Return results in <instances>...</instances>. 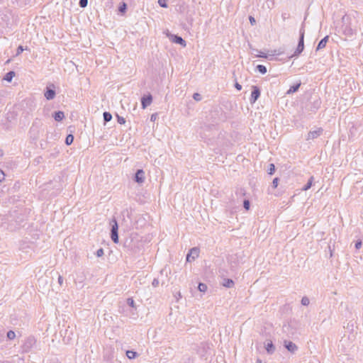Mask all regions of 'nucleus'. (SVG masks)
Here are the masks:
<instances>
[{
    "instance_id": "1",
    "label": "nucleus",
    "mask_w": 363,
    "mask_h": 363,
    "mask_svg": "<svg viewBox=\"0 0 363 363\" xmlns=\"http://www.w3.org/2000/svg\"><path fill=\"white\" fill-rule=\"evenodd\" d=\"M304 34H305V30H304L303 28H301L300 30L299 42H298V46L296 48V50L294 52V54L292 55V57L297 56L303 52V50L304 49Z\"/></svg>"
},
{
    "instance_id": "2",
    "label": "nucleus",
    "mask_w": 363,
    "mask_h": 363,
    "mask_svg": "<svg viewBox=\"0 0 363 363\" xmlns=\"http://www.w3.org/2000/svg\"><path fill=\"white\" fill-rule=\"evenodd\" d=\"M111 239L115 243L118 242V225L116 219L111 220Z\"/></svg>"
},
{
    "instance_id": "3",
    "label": "nucleus",
    "mask_w": 363,
    "mask_h": 363,
    "mask_svg": "<svg viewBox=\"0 0 363 363\" xmlns=\"http://www.w3.org/2000/svg\"><path fill=\"white\" fill-rule=\"evenodd\" d=\"M55 86L52 84L50 86H47L46 90L44 92L45 99L47 100H52L55 97Z\"/></svg>"
},
{
    "instance_id": "4",
    "label": "nucleus",
    "mask_w": 363,
    "mask_h": 363,
    "mask_svg": "<svg viewBox=\"0 0 363 363\" xmlns=\"http://www.w3.org/2000/svg\"><path fill=\"white\" fill-rule=\"evenodd\" d=\"M168 37L172 43L179 44L184 48L186 47V41L182 37L172 34L168 35Z\"/></svg>"
},
{
    "instance_id": "5",
    "label": "nucleus",
    "mask_w": 363,
    "mask_h": 363,
    "mask_svg": "<svg viewBox=\"0 0 363 363\" xmlns=\"http://www.w3.org/2000/svg\"><path fill=\"white\" fill-rule=\"evenodd\" d=\"M152 102V97L151 94H147L146 96H144L141 99V105L142 108L143 109L146 108L147 106H149Z\"/></svg>"
},
{
    "instance_id": "6",
    "label": "nucleus",
    "mask_w": 363,
    "mask_h": 363,
    "mask_svg": "<svg viewBox=\"0 0 363 363\" xmlns=\"http://www.w3.org/2000/svg\"><path fill=\"white\" fill-rule=\"evenodd\" d=\"M199 255V250L198 248H193L190 250L186 256V260L191 262L194 260Z\"/></svg>"
},
{
    "instance_id": "7",
    "label": "nucleus",
    "mask_w": 363,
    "mask_h": 363,
    "mask_svg": "<svg viewBox=\"0 0 363 363\" xmlns=\"http://www.w3.org/2000/svg\"><path fill=\"white\" fill-rule=\"evenodd\" d=\"M135 181L138 184H143L145 182V172L143 169H138L136 172Z\"/></svg>"
},
{
    "instance_id": "8",
    "label": "nucleus",
    "mask_w": 363,
    "mask_h": 363,
    "mask_svg": "<svg viewBox=\"0 0 363 363\" xmlns=\"http://www.w3.org/2000/svg\"><path fill=\"white\" fill-rule=\"evenodd\" d=\"M323 130L321 128H318L314 130H311L308 133L307 140H313L317 138L322 133Z\"/></svg>"
},
{
    "instance_id": "9",
    "label": "nucleus",
    "mask_w": 363,
    "mask_h": 363,
    "mask_svg": "<svg viewBox=\"0 0 363 363\" xmlns=\"http://www.w3.org/2000/svg\"><path fill=\"white\" fill-rule=\"evenodd\" d=\"M252 89H253V90L252 91L251 97L250 99L251 104H254L257 100V99L259 97V95H260V91H259V89H258V87L253 86Z\"/></svg>"
},
{
    "instance_id": "10",
    "label": "nucleus",
    "mask_w": 363,
    "mask_h": 363,
    "mask_svg": "<svg viewBox=\"0 0 363 363\" xmlns=\"http://www.w3.org/2000/svg\"><path fill=\"white\" fill-rule=\"evenodd\" d=\"M329 37L327 35L324 38H323L318 43L316 50H321L324 48L326 45L327 42L328 41Z\"/></svg>"
},
{
    "instance_id": "11",
    "label": "nucleus",
    "mask_w": 363,
    "mask_h": 363,
    "mask_svg": "<svg viewBox=\"0 0 363 363\" xmlns=\"http://www.w3.org/2000/svg\"><path fill=\"white\" fill-rule=\"evenodd\" d=\"M65 118L64 112L57 111L54 113V118L56 121H61Z\"/></svg>"
},
{
    "instance_id": "12",
    "label": "nucleus",
    "mask_w": 363,
    "mask_h": 363,
    "mask_svg": "<svg viewBox=\"0 0 363 363\" xmlns=\"http://www.w3.org/2000/svg\"><path fill=\"white\" fill-rule=\"evenodd\" d=\"M285 346L291 352H294L297 349L296 345L291 342H286Z\"/></svg>"
},
{
    "instance_id": "13",
    "label": "nucleus",
    "mask_w": 363,
    "mask_h": 363,
    "mask_svg": "<svg viewBox=\"0 0 363 363\" xmlns=\"http://www.w3.org/2000/svg\"><path fill=\"white\" fill-rule=\"evenodd\" d=\"M300 85H301V84L298 83V84H295L294 86H291L290 87V89L287 91L286 94H293V93L297 91L298 88L300 87Z\"/></svg>"
},
{
    "instance_id": "14",
    "label": "nucleus",
    "mask_w": 363,
    "mask_h": 363,
    "mask_svg": "<svg viewBox=\"0 0 363 363\" xmlns=\"http://www.w3.org/2000/svg\"><path fill=\"white\" fill-rule=\"evenodd\" d=\"M14 76H15L14 72L11 71V72L6 73V74L5 75L4 79V80L10 82H11V80Z\"/></svg>"
},
{
    "instance_id": "15",
    "label": "nucleus",
    "mask_w": 363,
    "mask_h": 363,
    "mask_svg": "<svg viewBox=\"0 0 363 363\" xmlns=\"http://www.w3.org/2000/svg\"><path fill=\"white\" fill-rule=\"evenodd\" d=\"M313 177H311L309 179V180H308V183H307V184H306L303 187V189H303V191H307V190H308V189L311 187V186H312V184H313Z\"/></svg>"
},
{
    "instance_id": "16",
    "label": "nucleus",
    "mask_w": 363,
    "mask_h": 363,
    "mask_svg": "<svg viewBox=\"0 0 363 363\" xmlns=\"http://www.w3.org/2000/svg\"><path fill=\"white\" fill-rule=\"evenodd\" d=\"M73 140H74V137L72 135L69 134L68 135L67 137H66V139H65V143L67 145H71L72 143H73Z\"/></svg>"
},
{
    "instance_id": "17",
    "label": "nucleus",
    "mask_w": 363,
    "mask_h": 363,
    "mask_svg": "<svg viewBox=\"0 0 363 363\" xmlns=\"http://www.w3.org/2000/svg\"><path fill=\"white\" fill-rule=\"evenodd\" d=\"M103 116H104V119L105 122H108L112 119V116L108 112H104Z\"/></svg>"
},
{
    "instance_id": "18",
    "label": "nucleus",
    "mask_w": 363,
    "mask_h": 363,
    "mask_svg": "<svg viewBox=\"0 0 363 363\" xmlns=\"http://www.w3.org/2000/svg\"><path fill=\"white\" fill-rule=\"evenodd\" d=\"M234 283L233 281V280L231 279H226L225 280L224 283H223V286H225V287H232L233 286Z\"/></svg>"
},
{
    "instance_id": "19",
    "label": "nucleus",
    "mask_w": 363,
    "mask_h": 363,
    "mask_svg": "<svg viewBox=\"0 0 363 363\" xmlns=\"http://www.w3.org/2000/svg\"><path fill=\"white\" fill-rule=\"evenodd\" d=\"M257 69L262 74H265L267 72V68L264 65H257Z\"/></svg>"
},
{
    "instance_id": "20",
    "label": "nucleus",
    "mask_w": 363,
    "mask_h": 363,
    "mask_svg": "<svg viewBox=\"0 0 363 363\" xmlns=\"http://www.w3.org/2000/svg\"><path fill=\"white\" fill-rule=\"evenodd\" d=\"M198 289L201 292H205L207 290V286L204 284L200 283L199 284Z\"/></svg>"
},
{
    "instance_id": "21",
    "label": "nucleus",
    "mask_w": 363,
    "mask_h": 363,
    "mask_svg": "<svg viewBox=\"0 0 363 363\" xmlns=\"http://www.w3.org/2000/svg\"><path fill=\"white\" fill-rule=\"evenodd\" d=\"M126 355L129 359H133L135 357L136 353L133 351H127Z\"/></svg>"
},
{
    "instance_id": "22",
    "label": "nucleus",
    "mask_w": 363,
    "mask_h": 363,
    "mask_svg": "<svg viewBox=\"0 0 363 363\" xmlns=\"http://www.w3.org/2000/svg\"><path fill=\"white\" fill-rule=\"evenodd\" d=\"M275 171V166L274 164H270L269 167L268 169V173L269 174H273Z\"/></svg>"
},
{
    "instance_id": "23",
    "label": "nucleus",
    "mask_w": 363,
    "mask_h": 363,
    "mask_svg": "<svg viewBox=\"0 0 363 363\" xmlns=\"http://www.w3.org/2000/svg\"><path fill=\"white\" fill-rule=\"evenodd\" d=\"M79 4L82 8H85L88 4V0H79Z\"/></svg>"
},
{
    "instance_id": "24",
    "label": "nucleus",
    "mask_w": 363,
    "mask_h": 363,
    "mask_svg": "<svg viewBox=\"0 0 363 363\" xmlns=\"http://www.w3.org/2000/svg\"><path fill=\"white\" fill-rule=\"evenodd\" d=\"M158 4L161 7L167 8V0H158Z\"/></svg>"
},
{
    "instance_id": "25",
    "label": "nucleus",
    "mask_w": 363,
    "mask_h": 363,
    "mask_svg": "<svg viewBox=\"0 0 363 363\" xmlns=\"http://www.w3.org/2000/svg\"><path fill=\"white\" fill-rule=\"evenodd\" d=\"M354 32L352 28H348L345 30V34L347 36H352L353 35Z\"/></svg>"
},
{
    "instance_id": "26",
    "label": "nucleus",
    "mask_w": 363,
    "mask_h": 363,
    "mask_svg": "<svg viewBox=\"0 0 363 363\" xmlns=\"http://www.w3.org/2000/svg\"><path fill=\"white\" fill-rule=\"evenodd\" d=\"M7 337L11 340L14 339V337H16L15 333L11 330L9 331L7 333Z\"/></svg>"
},
{
    "instance_id": "27",
    "label": "nucleus",
    "mask_w": 363,
    "mask_h": 363,
    "mask_svg": "<svg viewBox=\"0 0 363 363\" xmlns=\"http://www.w3.org/2000/svg\"><path fill=\"white\" fill-rule=\"evenodd\" d=\"M301 303L304 306H307L309 303V299L307 297H303L301 300Z\"/></svg>"
},
{
    "instance_id": "28",
    "label": "nucleus",
    "mask_w": 363,
    "mask_h": 363,
    "mask_svg": "<svg viewBox=\"0 0 363 363\" xmlns=\"http://www.w3.org/2000/svg\"><path fill=\"white\" fill-rule=\"evenodd\" d=\"M126 10V4L123 3V4L119 7V11L122 13H124Z\"/></svg>"
},
{
    "instance_id": "29",
    "label": "nucleus",
    "mask_w": 363,
    "mask_h": 363,
    "mask_svg": "<svg viewBox=\"0 0 363 363\" xmlns=\"http://www.w3.org/2000/svg\"><path fill=\"white\" fill-rule=\"evenodd\" d=\"M157 113H152L150 116V121L152 122H155L157 120Z\"/></svg>"
},
{
    "instance_id": "30",
    "label": "nucleus",
    "mask_w": 363,
    "mask_h": 363,
    "mask_svg": "<svg viewBox=\"0 0 363 363\" xmlns=\"http://www.w3.org/2000/svg\"><path fill=\"white\" fill-rule=\"evenodd\" d=\"M193 98H194V100H196V101H200V100H201V96H200V94H198V93H195V94H194V95H193Z\"/></svg>"
},
{
    "instance_id": "31",
    "label": "nucleus",
    "mask_w": 363,
    "mask_h": 363,
    "mask_svg": "<svg viewBox=\"0 0 363 363\" xmlns=\"http://www.w3.org/2000/svg\"><path fill=\"white\" fill-rule=\"evenodd\" d=\"M278 182H279V179L278 178H274L273 179V182H272V186L274 188H277V186H278Z\"/></svg>"
},
{
    "instance_id": "32",
    "label": "nucleus",
    "mask_w": 363,
    "mask_h": 363,
    "mask_svg": "<svg viewBox=\"0 0 363 363\" xmlns=\"http://www.w3.org/2000/svg\"><path fill=\"white\" fill-rule=\"evenodd\" d=\"M5 179V174L2 170H0V182H3Z\"/></svg>"
},
{
    "instance_id": "33",
    "label": "nucleus",
    "mask_w": 363,
    "mask_h": 363,
    "mask_svg": "<svg viewBox=\"0 0 363 363\" xmlns=\"http://www.w3.org/2000/svg\"><path fill=\"white\" fill-rule=\"evenodd\" d=\"M23 50H24V48H23V46L20 45L17 49L16 55H20Z\"/></svg>"
},
{
    "instance_id": "34",
    "label": "nucleus",
    "mask_w": 363,
    "mask_h": 363,
    "mask_svg": "<svg viewBox=\"0 0 363 363\" xmlns=\"http://www.w3.org/2000/svg\"><path fill=\"white\" fill-rule=\"evenodd\" d=\"M118 122L120 123V124H124L125 123V120L124 118L123 117H118Z\"/></svg>"
},
{
    "instance_id": "35",
    "label": "nucleus",
    "mask_w": 363,
    "mask_h": 363,
    "mask_svg": "<svg viewBox=\"0 0 363 363\" xmlns=\"http://www.w3.org/2000/svg\"><path fill=\"white\" fill-rule=\"evenodd\" d=\"M272 347H273L272 343V342L268 343L267 345V350L268 352H269L272 350Z\"/></svg>"
},
{
    "instance_id": "36",
    "label": "nucleus",
    "mask_w": 363,
    "mask_h": 363,
    "mask_svg": "<svg viewBox=\"0 0 363 363\" xmlns=\"http://www.w3.org/2000/svg\"><path fill=\"white\" fill-rule=\"evenodd\" d=\"M249 20H250V23L252 25H254L255 23V22H256L255 18L252 17V16H250Z\"/></svg>"
},
{
    "instance_id": "37",
    "label": "nucleus",
    "mask_w": 363,
    "mask_h": 363,
    "mask_svg": "<svg viewBox=\"0 0 363 363\" xmlns=\"http://www.w3.org/2000/svg\"><path fill=\"white\" fill-rule=\"evenodd\" d=\"M235 87L239 91L242 89V86L238 82L235 83Z\"/></svg>"
},
{
    "instance_id": "38",
    "label": "nucleus",
    "mask_w": 363,
    "mask_h": 363,
    "mask_svg": "<svg viewBox=\"0 0 363 363\" xmlns=\"http://www.w3.org/2000/svg\"><path fill=\"white\" fill-rule=\"evenodd\" d=\"M362 246V242L359 241V242H357L355 245V247L357 249H359Z\"/></svg>"
},
{
    "instance_id": "39",
    "label": "nucleus",
    "mask_w": 363,
    "mask_h": 363,
    "mask_svg": "<svg viewBox=\"0 0 363 363\" xmlns=\"http://www.w3.org/2000/svg\"><path fill=\"white\" fill-rule=\"evenodd\" d=\"M103 254V250L100 249L97 251L98 256H101Z\"/></svg>"
},
{
    "instance_id": "40",
    "label": "nucleus",
    "mask_w": 363,
    "mask_h": 363,
    "mask_svg": "<svg viewBox=\"0 0 363 363\" xmlns=\"http://www.w3.org/2000/svg\"><path fill=\"white\" fill-rule=\"evenodd\" d=\"M243 204H245V205L250 204V202H249V201H248V200H245V201H243Z\"/></svg>"
},
{
    "instance_id": "41",
    "label": "nucleus",
    "mask_w": 363,
    "mask_h": 363,
    "mask_svg": "<svg viewBox=\"0 0 363 363\" xmlns=\"http://www.w3.org/2000/svg\"><path fill=\"white\" fill-rule=\"evenodd\" d=\"M128 301H129L130 304L133 306V303H134L133 300L129 299Z\"/></svg>"
},
{
    "instance_id": "42",
    "label": "nucleus",
    "mask_w": 363,
    "mask_h": 363,
    "mask_svg": "<svg viewBox=\"0 0 363 363\" xmlns=\"http://www.w3.org/2000/svg\"><path fill=\"white\" fill-rule=\"evenodd\" d=\"M58 280H59L60 284H62V277H60Z\"/></svg>"
},
{
    "instance_id": "43",
    "label": "nucleus",
    "mask_w": 363,
    "mask_h": 363,
    "mask_svg": "<svg viewBox=\"0 0 363 363\" xmlns=\"http://www.w3.org/2000/svg\"><path fill=\"white\" fill-rule=\"evenodd\" d=\"M246 211H248L250 208V206H244Z\"/></svg>"
},
{
    "instance_id": "44",
    "label": "nucleus",
    "mask_w": 363,
    "mask_h": 363,
    "mask_svg": "<svg viewBox=\"0 0 363 363\" xmlns=\"http://www.w3.org/2000/svg\"><path fill=\"white\" fill-rule=\"evenodd\" d=\"M3 150L0 149V157L3 156Z\"/></svg>"
}]
</instances>
